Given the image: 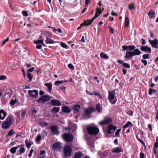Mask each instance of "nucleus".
Listing matches in <instances>:
<instances>
[{"instance_id": "ea45409f", "label": "nucleus", "mask_w": 158, "mask_h": 158, "mask_svg": "<svg viewBox=\"0 0 158 158\" xmlns=\"http://www.w3.org/2000/svg\"><path fill=\"white\" fill-rule=\"evenodd\" d=\"M25 149L24 147H21L19 149V155L25 152Z\"/></svg>"}, {"instance_id": "cd10ccee", "label": "nucleus", "mask_w": 158, "mask_h": 158, "mask_svg": "<svg viewBox=\"0 0 158 158\" xmlns=\"http://www.w3.org/2000/svg\"><path fill=\"white\" fill-rule=\"evenodd\" d=\"M15 133V132L14 131L13 129H12L11 130L9 131L8 133L6 135V137H10L13 135H14Z\"/></svg>"}, {"instance_id": "a18cd8bd", "label": "nucleus", "mask_w": 158, "mask_h": 158, "mask_svg": "<svg viewBox=\"0 0 158 158\" xmlns=\"http://www.w3.org/2000/svg\"><path fill=\"white\" fill-rule=\"evenodd\" d=\"M63 83V82L61 81H56L55 82V85L56 86H59L60 84Z\"/></svg>"}, {"instance_id": "c756f323", "label": "nucleus", "mask_w": 158, "mask_h": 158, "mask_svg": "<svg viewBox=\"0 0 158 158\" xmlns=\"http://www.w3.org/2000/svg\"><path fill=\"white\" fill-rule=\"evenodd\" d=\"M82 152H77L74 155V158H80L81 157Z\"/></svg>"}, {"instance_id": "a211bd4d", "label": "nucleus", "mask_w": 158, "mask_h": 158, "mask_svg": "<svg viewBox=\"0 0 158 158\" xmlns=\"http://www.w3.org/2000/svg\"><path fill=\"white\" fill-rule=\"evenodd\" d=\"M123 152L122 147H115L113 148L112 152L113 153H118Z\"/></svg>"}, {"instance_id": "0eeeda50", "label": "nucleus", "mask_w": 158, "mask_h": 158, "mask_svg": "<svg viewBox=\"0 0 158 158\" xmlns=\"http://www.w3.org/2000/svg\"><path fill=\"white\" fill-rule=\"evenodd\" d=\"M50 100V96L47 95H44L42 96L37 100V102L39 103H41V102L43 103L49 101Z\"/></svg>"}, {"instance_id": "4be33fe9", "label": "nucleus", "mask_w": 158, "mask_h": 158, "mask_svg": "<svg viewBox=\"0 0 158 158\" xmlns=\"http://www.w3.org/2000/svg\"><path fill=\"white\" fill-rule=\"evenodd\" d=\"M95 19L94 18H92L91 20L88 19L84 22L85 26H88L89 25L93 22Z\"/></svg>"}, {"instance_id": "f704fd0d", "label": "nucleus", "mask_w": 158, "mask_h": 158, "mask_svg": "<svg viewBox=\"0 0 158 158\" xmlns=\"http://www.w3.org/2000/svg\"><path fill=\"white\" fill-rule=\"evenodd\" d=\"M157 92V90L152 89H149V94L151 95L152 94L156 93Z\"/></svg>"}, {"instance_id": "c03bdc74", "label": "nucleus", "mask_w": 158, "mask_h": 158, "mask_svg": "<svg viewBox=\"0 0 158 158\" xmlns=\"http://www.w3.org/2000/svg\"><path fill=\"white\" fill-rule=\"evenodd\" d=\"M48 132L45 130L43 131L42 132V135L43 137H45L48 134Z\"/></svg>"}, {"instance_id": "39448f33", "label": "nucleus", "mask_w": 158, "mask_h": 158, "mask_svg": "<svg viewBox=\"0 0 158 158\" xmlns=\"http://www.w3.org/2000/svg\"><path fill=\"white\" fill-rule=\"evenodd\" d=\"M63 150L65 157H68L71 156L72 150L70 146L66 145L64 147Z\"/></svg>"}, {"instance_id": "5701e85b", "label": "nucleus", "mask_w": 158, "mask_h": 158, "mask_svg": "<svg viewBox=\"0 0 158 158\" xmlns=\"http://www.w3.org/2000/svg\"><path fill=\"white\" fill-rule=\"evenodd\" d=\"M44 85L47 87L48 91L49 92H50L51 91L52 88V84L51 82L49 83H47L44 84Z\"/></svg>"}, {"instance_id": "bb28decb", "label": "nucleus", "mask_w": 158, "mask_h": 158, "mask_svg": "<svg viewBox=\"0 0 158 158\" xmlns=\"http://www.w3.org/2000/svg\"><path fill=\"white\" fill-rule=\"evenodd\" d=\"M81 108V106L78 104H77L74 106L73 110L77 112H78Z\"/></svg>"}, {"instance_id": "bf43d9fd", "label": "nucleus", "mask_w": 158, "mask_h": 158, "mask_svg": "<svg viewBox=\"0 0 158 158\" xmlns=\"http://www.w3.org/2000/svg\"><path fill=\"white\" fill-rule=\"evenodd\" d=\"M141 62L142 63H143L144 65H147V61L146 60H141Z\"/></svg>"}, {"instance_id": "423d86ee", "label": "nucleus", "mask_w": 158, "mask_h": 158, "mask_svg": "<svg viewBox=\"0 0 158 158\" xmlns=\"http://www.w3.org/2000/svg\"><path fill=\"white\" fill-rule=\"evenodd\" d=\"M63 138L66 142H72L74 139L73 135L68 133H64L63 135Z\"/></svg>"}, {"instance_id": "7c9ffc66", "label": "nucleus", "mask_w": 158, "mask_h": 158, "mask_svg": "<svg viewBox=\"0 0 158 158\" xmlns=\"http://www.w3.org/2000/svg\"><path fill=\"white\" fill-rule=\"evenodd\" d=\"M27 77L29 79V81L31 82L32 81V78L33 77V75H31L30 73L27 72Z\"/></svg>"}, {"instance_id": "4c0bfd02", "label": "nucleus", "mask_w": 158, "mask_h": 158, "mask_svg": "<svg viewBox=\"0 0 158 158\" xmlns=\"http://www.w3.org/2000/svg\"><path fill=\"white\" fill-rule=\"evenodd\" d=\"M132 123L130 121L127 122L126 124L123 126V128H125L127 127L130 125H132Z\"/></svg>"}, {"instance_id": "0e129e2a", "label": "nucleus", "mask_w": 158, "mask_h": 158, "mask_svg": "<svg viewBox=\"0 0 158 158\" xmlns=\"http://www.w3.org/2000/svg\"><path fill=\"white\" fill-rule=\"evenodd\" d=\"M158 147V142L156 141L154 145V148L157 149Z\"/></svg>"}, {"instance_id": "a19ab883", "label": "nucleus", "mask_w": 158, "mask_h": 158, "mask_svg": "<svg viewBox=\"0 0 158 158\" xmlns=\"http://www.w3.org/2000/svg\"><path fill=\"white\" fill-rule=\"evenodd\" d=\"M16 148H15V147L11 148L10 149V152H11V153L13 154H15V153L16 152Z\"/></svg>"}, {"instance_id": "c9c22d12", "label": "nucleus", "mask_w": 158, "mask_h": 158, "mask_svg": "<svg viewBox=\"0 0 158 158\" xmlns=\"http://www.w3.org/2000/svg\"><path fill=\"white\" fill-rule=\"evenodd\" d=\"M44 40L43 39L38 40L34 42V43L36 44H41L43 45L44 44L43 43Z\"/></svg>"}, {"instance_id": "6ab92c4d", "label": "nucleus", "mask_w": 158, "mask_h": 158, "mask_svg": "<svg viewBox=\"0 0 158 158\" xmlns=\"http://www.w3.org/2000/svg\"><path fill=\"white\" fill-rule=\"evenodd\" d=\"M117 62L118 63L122 64L126 68H130V64L127 63H124L123 60H118Z\"/></svg>"}, {"instance_id": "49530a36", "label": "nucleus", "mask_w": 158, "mask_h": 158, "mask_svg": "<svg viewBox=\"0 0 158 158\" xmlns=\"http://www.w3.org/2000/svg\"><path fill=\"white\" fill-rule=\"evenodd\" d=\"M135 8L133 3L130 4L129 5V9L130 10H132Z\"/></svg>"}, {"instance_id": "58836bf2", "label": "nucleus", "mask_w": 158, "mask_h": 158, "mask_svg": "<svg viewBox=\"0 0 158 158\" xmlns=\"http://www.w3.org/2000/svg\"><path fill=\"white\" fill-rule=\"evenodd\" d=\"M60 43H61V44H60L61 46L63 48H65L67 49L69 48V47L65 43H64L63 42H61Z\"/></svg>"}, {"instance_id": "6e6552de", "label": "nucleus", "mask_w": 158, "mask_h": 158, "mask_svg": "<svg viewBox=\"0 0 158 158\" xmlns=\"http://www.w3.org/2000/svg\"><path fill=\"white\" fill-rule=\"evenodd\" d=\"M28 92L30 96L34 98H36L38 96V91L37 90H29Z\"/></svg>"}, {"instance_id": "4468645a", "label": "nucleus", "mask_w": 158, "mask_h": 158, "mask_svg": "<svg viewBox=\"0 0 158 158\" xmlns=\"http://www.w3.org/2000/svg\"><path fill=\"white\" fill-rule=\"evenodd\" d=\"M112 121V119L110 118H108L105 119L99 123V124L101 126H103L106 124H108Z\"/></svg>"}, {"instance_id": "13d9d810", "label": "nucleus", "mask_w": 158, "mask_h": 158, "mask_svg": "<svg viewBox=\"0 0 158 158\" xmlns=\"http://www.w3.org/2000/svg\"><path fill=\"white\" fill-rule=\"evenodd\" d=\"M26 113V111L25 110H24L22 111L21 113V116L22 117H24Z\"/></svg>"}, {"instance_id": "1a4fd4ad", "label": "nucleus", "mask_w": 158, "mask_h": 158, "mask_svg": "<svg viewBox=\"0 0 158 158\" xmlns=\"http://www.w3.org/2000/svg\"><path fill=\"white\" fill-rule=\"evenodd\" d=\"M62 143L60 142H57L53 144L52 149L54 150L59 151L62 147Z\"/></svg>"}, {"instance_id": "a878e982", "label": "nucleus", "mask_w": 158, "mask_h": 158, "mask_svg": "<svg viewBox=\"0 0 158 158\" xmlns=\"http://www.w3.org/2000/svg\"><path fill=\"white\" fill-rule=\"evenodd\" d=\"M96 109L99 113H100L101 112L102 109L99 103H98L97 104Z\"/></svg>"}, {"instance_id": "473e14b6", "label": "nucleus", "mask_w": 158, "mask_h": 158, "mask_svg": "<svg viewBox=\"0 0 158 158\" xmlns=\"http://www.w3.org/2000/svg\"><path fill=\"white\" fill-rule=\"evenodd\" d=\"M39 124V126L44 127H46L48 125V123L43 121L40 122Z\"/></svg>"}, {"instance_id": "f3484780", "label": "nucleus", "mask_w": 158, "mask_h": 158, "mask_svg": "<svg viewBox=\"0 0 158 158\" xmlns=\"http://www.w3.org/2000/svg\"><path fill=\"white\" fill-rule=\"evenodd\" d=\"M101 8L100 7L99 8H97L96 10V12H95V14L94 17H93L94 19H95L96 18H97L98 16L100 15L102 12V11L101 10Z\"/></svg>"}, {"instance_id": "c85d7f7f", "label": "nucleus", "mask_w": 158, "mask_h": 158, "mask_svg": "<svg viewBox=\"0 0 158 158\" xmlns=\"http://www.w3.org/2000/svg\"><path fill=\"white\" fill-rule=\"evenodd\" d=\"M55 41L52 39L47 38L45 43L46 44H52L55 43Z\"/></svg>"}, {"instance_id": "f8f14e48", "label": "nucleus", "mask_w": 158, "mask_h": 158, "mask_svg": "<svg viewBox=\"0 0 158 158\" xmlns=\"http://www.w3.org/2000/svg\"><path fill=\"white\" fill-rule=\"evenodd\" d=\"M123 51L128 49L129 50L132 51L134 50L135 48V47L134 45H130L128 46L124 45L122 46Z\"/></svg>"}, {"instance_id": "37998d69", "label": "nucleus", "mask_w": 158, "mask_h": 158, "mask_svg": "<svg viewBox=\"0 0 158 158\" xmlns=\"http://www.w3.org/2000/svg\"><path fill=\"white\" fill-rule=\"evenodd\" d=\"M91 3V1L90 0H85V7H88L89 4Z\"/></svg>"}, {"instance_id": "e433bc0d", "label": "nucleus", "mask_w": 158, "mask_h": 158, "mask_svg": "<svg viewBox=\"0 0 158 158\" xmlns=\"http://www.w3.org/2000/svg\"><path fill=\"white\" fill-rule=\"evenodd\" d=\"M25 144L26 146L28 148H30L32 144H33V142H32V143H28V140L26 139L25 141Z\"/></svg>"}, {"instance_id": "7ed1b4c3", "label": "nucleus", "mask_w": 158, "mask_h": 158, "mask_svg": "<svg viewBox=\"0 0 158 158\" xmlns=\"http://www.w3.org/2000/svg\"><path fill=\"white\" fill-rule=\"evenodd\" d=\"M115 92L114 91H108V98L109 102L112 104H114L117 102V99H114L116 97L114 96Z\"/></svg>"}, {"instance_id": "ddd939ff", "label": "nucleus", "mask_w": 158, "mask_h": 158, "mask_svg": "<svg viewBox=\"0 0 158 158\" xmlns=\"http://www.w3.org/2000/svg\"><path fill=\"white\" fill-rule=\"evenodd\" d=\"M149 41L153 47L156 48H158V40L157 39H155L153 40H149Z\"/></svg>"}, {"instance_id": "3c124183", "label": "nucleus", "mask_w": 158, "mask_h": 158, "mask_svg": "<svg viewBox=\"0 0 158 158\" xmlns=\"http://www.w3.org/2000/svg\"><path fill=\"white\" fill-rule=\"evenodd\" d=\"M94 94L95 96H98L100 99H101L102 98V95L101 94L98 93H97V92L95 93Z\"/></svg>"}, {"instance_id": "9d476101", "label": "nucleus", "mask_w": 158, "mask_h": 158, "mask_svg": "<svg viewBox=\"0 0 158 158\" xmlns=\"http://www.w3.org/2000/svg\"><path fill=\"white\" fill-rule=\"evenodd\" d=\"M116 129L117 127L116 126L111 124L108 127L107 132L109 134H111L114 132Z\"/></svg>"}, {"instance_id": "412c9836", "label": "nucleus", "mask_w": 158, "mask_h": 158, "mask_svg": "<svg viewBox=\"0 0 158 158\" xmlns=\"http://www.w3.org/2000/svg\"><path fill=\"white\" fill-rule=\"evenodd\" d=\"M156 14L154 10H152L149 12V17L151 19H153L155 18Z\"/></svg>"}, {"instance_id": "79ce46f5", "label": "nucleus", "mask_w": 158, "mask_h": 158, "mask_svg": "<svg viewBox=\"0 0 158 158\" xmlns=\"http://www.w3.org/2000/svg\"><path fill=\"white\" fill-rule=\"evenodd\" d=\"M0 112L3 114V116L2 117V120L3 119L6 117V112L3 110H0Z\"/></svg>"}, {"instance_id": "09e8293b", "label": "nucleus", "mask_w": 158, "mask_h": 158, "mask_svg": "<svg viewBox=\"0 0 158 158\" xmlns=\"http://www.w3.org/2000/svg\"><path fill=\"white\" fill-rule=\"evenodd\" d=\"M52 28H53L52 30H53V32H55L56 31H57L59 33H62V30H61V29H60V28H59L58 29H55L53 27H52Z\"/></svg>"}, {"instance_id": "6e6d98bb", "label": "nucleus", "mask_w": 158, "mask_h": 158, "mask_svg": "<svg viewBox=\"0 0 158 158\" xmlns=\"http://www.w3.org/2000/svg\"><path fill=\"white\" fill-rule=\"evenodd\" d=\"M22 13L23 15L25 16H28V14L26 11H23Z\"/></svg>"}, {"instance_id": "20e7f679", "label": "nucleus", "mask_w": 158, "mask_h": 158, "mask_svg": "<svg viewBox=\"0 0 158 158\" xmlns=\"http://www.w3.org/2000/svg\"><path fill=\"white\" fill-rule=\"evenodd\" d=\"M12 121V117L11 116H9L7 117L6 121L3 123L2 124V127L4 129H8L11 125Z\"/></svg>"}, {"instance_id": "69168bd1", "label": "nucleus", "mask_w": 158, "mask_h": 158, "mask_svg": "<svg viewBox=\"0 0 158 158\" xmlns=\"http://www.w3.org/2000/svg\"><path fill=\"white\" fill-rule=\"evenodd\" d=\"M122 70H123V73L124 75H125L127 72V70L126 69H125L124 68H122Z\"/></svg>"}, {"instance_id": "052dcab7", "label": "nucleus", "mask_w": 158, "mask_h": 158, "mask_svg": "<svg viewBox=\"0 0 158 158\" xmlns=\"http://www.w3.org/2000/svg\"><path fill=\"white\" fill-rule=\"evenodd\" d=\"M143 59H148V54H144L143 56Z\"/></svg>"}, {"instance_id": "2eb2a0df", "label": "nucleus", "mask_w": 158, "mask_h": 158, "mask_svg": "<svg viewBox=\"0 0 158 158\" xmlns=\"http://www.w3.org/2000/svg\"><path fill=\"white\" fill-rule=\"evenodd\" d=\"M50 102L52 106H59L61 105L60 102L58 100L53 99L51 100Z\"/></svg>"}, {"instance_id": "2f4dec72", "label": "nucleus", "mask_w": 158, "mask_h": 158, "mask_svg": "<svg viewBox=\"0 0 158 158\" xmlns=\"http://www.w3.org/2000/svg\"><path fill=\"white\" fill-rule=\"evenodd\" d=\"M140 50L144 52H146L148 51V47L146 46H141L140 47Z\"/></svg>"}, {"instance_id": "680f3d73", "label": "nucleus", "mask_w": 158, "mask_h": 158, "mask_svg": "<svg viewBox=\"0 0 158 158\" xmlns=\"http://www.w3.org/2000/svg\"><path fill=\"white\" fill-rule=\"evenodd\" d=\"M8 40H9V38L8 37H7L6 39L4 40L3 41V42H2V45H3L5 44V43L6 42L8 41Z\"/></svg>"}, {"instance_id": "72a5a7b5", "label": "nucleus", "mask_w": 158, "mask_h": 158, "mask_svg": "<svg viewBox=\"0 0 158 158\" xmlns=\"http://www.w3.org/2000/svg\"><path fill=\"white\" fill-rule=\"evenodd\" d=\"M129 25V19L127 17H126L125 18V26L127 27Z\"/></svg>"}, {"instance_id": "f03ea898", "label": "nucleus", "mask_w": 158, "mask_h": 158, "mask_svg": "<svg viewBox=\"0 0 158 158\" xmlns=\"http://www.w3.org/2000/svg\"><path fill=\"white\" fill-rule=\"evenodd\" d=\"M87 131L90 135H96L99 132L98 128L96 127L90 126L87 128Z\"/></svg>"}, {"instance_id": "864d4df0", "label": "nucleus", "mask_w": 158, "mask_h": 158, "mask_svg": "<svg viewBox=\"0 0 158 158\" xmlns=\"http://www.w3.org/2000/svg\"><path fill=\"white\" fill-rule=\"evenodd\" d=\"M68 66L69 68L72 69H73L74 68V66L71 63L68 64Z\"/></svg>"}, {"instance_id": "9b49d317", "label": "nucleus", "mask_w": 158, "mask_h": 158, "mask_svg": "<svg viewBox=\"0 0 158 158\" xmlns=\"http://www.w3.org/2000/svg\"><path fill=\"white\" fill-rule=\"evenodd\" d=\"M51 130L53 133L56 135L60 134V131L58 129V127L55 125H52L51 127Z\"/></svg>"}, {"instance_id": "774afa93", "label": "nucleus", "mask_w": 158, "mask_h": 158, "mask_svg": "<svg viewBox=\"0 0 158 158\" xmlns=\"http://www.w3.org/2000/svg\"><path fill=\"white\" fill-rule=\"evenodd\" d=\"M139 155L140 156V158H144V154L143 153L141 152Z\"/></svg>"}, {"instance_id": "aec40b11", "label": "nucleus", "mask_w": 158, "mask_h": 158, "mask_svg": "<svg viewBox=\"0 0 158 158\" xmlns=\"http://www.w3.org/2000/svg\"><path fill=\"white\" fill-rule=\"evenodd\" d=\"M62 111L65 113H69L71 111V108L67 106H64L62 107Z\"/></svg>"}, {"instance_id": "393cba45", "label": "nucleus", "mask_w": 158, "mask_h": 158, "mask_svg": "<svg viewBox=\"0 0 158 158\" xmlns=\"http://www.w3.org/2000/svg\"><path fill=\"white\" fill-rule=\"evenodd\" d=\"M60 110L59 107H54L51 110V111L52 113H55L59 112Z\"/></svg>"}, {"instance_id": "de8ad7c7", "label": "nucleus", "mask_w": 158, "mask_h": 158, "mask_svg": "<svg viewBox=\"0 0 158 158\" xmlns=\"http://www.w3.org/2000/svg\"><path fill=\"white\" fill-rule=\"evenodd\" d=\"M136 138L140 142V143L142 144H143V146L145 147V143H144V142L142 140H141V139H140V138H139L138 136H136Z\"/></svg>"}, {"instance_id": "338daca9", "label": "nucleus", "mask_w": 158, "mask_h": 158, "mask_svg": "<svg viewBox=\"0 0 158 158\" xmlns=\"http://www.w3.org/2000/svg\"><path fill=\"white\" fill-rule=\"evenodd\" d=\"M42 48V45L38 44L36 47V48L38 49H40Z\"/></svg>"}, {"instance_id": "603ef678", "label": "nucleus", "mask_w": 158, "mask_h": 158, "mask_svg": "<svg viewBox=\"0 0 158 158\" xmlns=\"http://www.w3.org/2000/svg\"><path fill=\"white\" fill-rule=\"evenodd\" d=\"M17 102V101L16 100H14L13 99H12L10 102V104L11 106H13Z\"/></svg>"}, {"instance_id": "f257e3e1", "label": "nucleus", "mask_w": 158, "mask_h": 158, "mask_svg": "<svg viewBox=\"0 0 158 158\" xmlns=\"http://www.w3.org/2000/svg\"><path fill=\"white\" fill-rule=\"evenodd\" d=\"M126 54L125 57L126 59H128L130 57H132L135 55H140L141 52L138 48L135 49L133 52L127 51L126 52Z\"/></svg>"}, {"instance_id": "dca6fc26", "label": "nucleus", "mask_w": 158, "mask_h": 158, "mask_svg": "<svg viewBox=\"0 0 158 158\" xmlns=\"http://www.w3.org/2000/svg\"><path fill=\"white\" fill-rule=\"evenodd\" d=\"M94 110L95 109L93 107H90L85 110V113L86 115L88 116L91 114Z\"/></svg>"}, {"instance_id": "5fc2aeb1", "label": "nucleus", "mask_w": 158, "mask_h": 158, "mask_svg": "<svg viewBox=\"0 0 158 158\" xmlns=\"http://www.w3.org/2000/svg\"><path fill=\"white\" fill-rule=\"evenodd\" d=\"M127 114L130 116H132L133 114V112L132 110H130L127 112Z\"/></svg>"}, {"instance_id": "b1692460", "label": "nucleus", "mask_w": 158, "mask_h": 158, "mask_svg": "<svg viewBox=\"0 0 158 158\" xmlns=\"http://www.w3.org/2000/svg\"><path fill=\"white\" fill-rule=\"evenodd\" d=\"M100 57L102 59H108L109 58V56L103 52H101L100 54Z\"/></svg>"}, {"instance_id": "8fccbe9b", "label": "nucleus", "mask_w": 158, "mask_h": 158, "mask_svg": "<svg viewBox=\"0 0 158 158\" xmlns=\"http://www.w3.org/2000/svg\"><path fill=\"white\" fill-rule=\"evenodd\" d=\"M41 136L40 135H39L37 136L36 139V140L37 141H39L41 139Z\"/></svg>"}, {"instance_id": "4d7b16f0", "label": "nucleus", "mask_w": 158, "mask_h": 158, "mask_svg": "<svg viewBox=\"0 0 158 158\" xmlns=\"http://www.w3.org/2000/svg\"><path fill=\"white\" fill-rule=\"evenodd\" d=\"M121 129H118L115 132V135L116 136L118 135L119 134L120 132L121 131Z\"/></svg>"}, {"instance_id": "e2e57ef3", "label": "nucleus", "mask_w": 158, "mask_h": 158, "mask_svg": "<svg viewBox=\"0 0 158 158\" xmlns=\"http://www.w3.org/2000/svg\"><path fill=\"white\" fill-rule=\"evenodd\" d=\"M35 68L34 67H32L29 69H28L27 70V72H32L34 70Z\"/></svg>"}]
</instances>
